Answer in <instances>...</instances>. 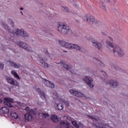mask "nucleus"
<instances>
[{
	"instance_id": "nucleus-44",
	"label": "nucleus",
	"mask_w": 128,
	"mask_h": 128,
	"mask_svg": "<svg viewBox=\"0 0 128 128\" xmlns=\"http://www.w3.org/2000/svg\"><path fill=\"white\" fill-rule=\"evenodd\" d=\"M18 104H20V102H19Z\"/></svg>"
},
{
	"instance_id": "nucleus-16",
	"label": "nucleus",
	"mask_w": 128,
	"mask_h": 128,
	"mask_svg": "<svg viewBox=\"0 0 128 128\" xmlns=\"http://www.w3.org/2000/svg\"><path fill=\"white\" fill-rule=\"evenodd\" d=\"M70 122H72V124H73V126H75V128H84V124H82L79 123L78 124H76V122L74 120H72Z\"/></svg>"
},
{
	"instance_id": "nucleus-43",
	"label": "nucleus",
	"mask_w": 128,
	"mask_h": 128,
	"mask_svg": "<svg viewBox=\"0 0 128 128\" xmlns=\"http://www.w3.org/2000/svg\"><path fill=\"white\" fill-rule=\"evenodd\" d=\"M20 12L22 13V12Z\"/></svg>"
},
{
	"instance_id": "nucleus-30",
	"label": "nucleus",
	"mask_w": 128,
	"mask_h": 128,
	"mask_svg": "<svg viewBox=\"0 0 128 128\" xmlns=\"http://www.w3.org/2000/svg\"><path fill=\"white\" fill-rule=\"evenodd\" d=\"M19 34L21 36H28V34L26 32H20L19 33Z\"/></svg>"
},
{
	"instance_id": "nucleus-27",
	"label": "nucleus",
	"mask_w": 128,
	"mask_h": 128,
	"mask_svg": "<svg viewBox=\"0 0 128 128\" xmlns=\"http://www.w3.org/2000/svg\"><path fill=\"white\" fill-rule=\"evenodd\" d=\"M2 26H3L4 28L6 30H8V32H10V27H8V26L6 24H3Z\"/></svg>"
},
{
	"instance_id": "nucleus-35",
	"label": "nucleus",
	"mask_w": 128,
	"mask_h": 128,
	"mask_svg": "<svg viewBox=\"0 0 128 128\" xmlns=\"http://www.w3.org/2000/svg\"><path fill=\"white\" fill-rule=\"evenodd\" d=\"M0 68H4V64H2V63L0 64Z\"/></svg>"
},
{
	"instance_id": "nucleus-31",
	"label": "nucleus",
	"mask_w": 128,
	"mask_h": 128,
	"mask_svg": "<svg viewBox=\"0 0 128 128\" xmlns=\"http://www.w3.org/2000/svg\"><path fill=\"white\" fill-rule=\"evenodd\" d=\"M62 10L66 12H70V9L66 7H62Z\"/></svg>"
},
{
	"instance_id": "nucleus-39",
	"label": "nucleus",
	"mask_w": 128,
	"mask_h": 128,
	"mask_svg": "<svg viewBox=\"0 0 128 128\" xmlns=\"http://www.w3.org/2000/svg\"><path fill=\"white\" fill-rule=\"evenodd\" d=\"M55 128H62L60 127V126H58L56 127Z\"/></svg>"
},
{
	"instance_id": "nucleus-28",
	"label": "nucleus",
	"mask_w": 128,
	"mask_h": 128,
	"mask_svg": "<svg viewBox=\"0 0 128 128\" xmlns=\"http://www.w3.org/2000/svg\"><path fill=\"white\" fill-rule=\"evenodd\" d=\"M76 50H80V47L78 44H74L72 49Z\"/></svg>"
},
{
	"instance_id": "nucleus-6",
	"label": "nucleus",
	"mask_w": 128,
	"mask_h": 128,
	"mask_svg": "<svg viewBox=\"0 0 128 128\" xmlns=\"http://www.w3.org/2000/svg\"><path fill=\"white\" fill-rule=\"evenodd\" d=\"M70 28L66 24L59 22L58 24V30L59 32H62L64 30L65 32H70Z\"/></svg>"
},
{
	"instance_id": "nucleus-1",
	"label": "nucleus",
	"mask_w": 128,
	"mask_h": 128,
	"mask_svg": "<svg viewBox=\"0 0 128 128\" xmlns=\"http://www.w3.org/2000/svg\"><path fill=\"white\" fill-rule=\"evenodd\" d=\"M112 40V38L108 37L106 41V44L108 45V50L110 52H112L114 56H120V58L124 56L125 54L124 49L118 45H113Z\"/></svg>"
},
{
	"instance_id": "nucleus-26",
	"label": "nucleus",
	"mask_w": 128,
	"mask_h": 128,
	"mask_svg": "<svg viewBox=\"0 0 128 128\" xmlns=\"http://www.w3.org/2000/svg\"><path fill=\"white\" fill-rule=\"evenodd\" d=\"M69 92H70L72 96H75L76 94V92H78V91L74 90H70Z\"/></svg>"
},
{
	"instance_id": "nucleus-38",
	"label": "nucleus",
	"mask_w": 128,
	"mask_h": 128,
	"mask_svg": "<svg viewBox=\"0 0 128 128\" xmlns=\"http://www.w3.org/2000/svg\"><path fill=\"white\" fill-rule=\"evenodd\" d=\"M10 22H11L12 24H14V22H12V20L10 19L9 20Z\"/></svg>"
},
{
	"instance_id": "nucleus-8",
	"label": "nucleus",
	"mask_w": 128,
	"mask_h": 128,
	"mask_svg": "<svg viewBox=\"0 0 128 128\" xmlns=\"http://www.w3.org/2000/svg\"><path fill=\"white\" fill-rule=\"evenodd\" d=\"M17 44L18 46H20V48H24L25 50H28V52H32V47H30L28 44H26L24 42H17Z\"/></svg>"
},
{
	"instance_id": "nucleus-23",
	"label": "nucleus",
	"mask_w": 128,
	"mask_h": 128,
	"mask_svg": "<svg viewBox=\"0 0 128 128\" xmlns=\"http://www.w3.org/2000/svg\"><path fill=\"white\" fill-rule=\"evenodd\" d=\"M99 64L98 65V68L100 70H104V66H106L104 65V64L100 62H99Z\"/></svg>"
},
{
	"instance_id": "nucleus-22",
	"label": "nucleus",
	"mask_w": 128,
	"mask_h": 128,
	"mask_svg": "<svg viewBox=\"0 0 128 128\" xmlns=\"http://www.w3.org/2000/svg\"><path fill=\"white\" fill-rule=\"evenodd\" d=\"M11 72L12 76H14V78H18V80H20V76H18V73H16V72L14 70L12 71Z\"/></svg>"
},
{
	"instance_id": "nucleus-14",
	"label": "nucleus",
	"mask_w": 128,
	"mask_h": 128,
	"mask_svg": "<svg viewBox=\"0 0 128 128\" xmlns=\"http://www.w3.org/2000/svg\"><path fill=\"white\" fill-rule=\"evenodd\" d=\"M91 42L94 46H96V48H97L98 50H102V44L98 42L96 40H92Z\"/></svg>"
},
{
	"instance_id": "nucleus-45",
	"label": "nucleus",
	"mask_w": 128,
	"mask_h": 128,
	"mask_svg": "<svg viewBox=\"0 0 128 128\" xmlns=\"http://www.w3.org/2000/svg\"><path fill=\"white\" fill-rule=\"evenodd\" d=\"M0 102H2V100H0Z\"/></svg>"
},
{
	"instance_id": "nucleus-7",
	"label": "nucleus",
	"mask_w": 128,
	"mask_h": 128,
	"mask_svg": "<svg viewBox=\"0 0 128 128\" xmlns=\"http://www.w3.org/2000/svg\"><path fill=\"white\" fill-rule=\"evenodd\" d=\"M59 44L62 46H63V48H68V50H72V48L74 46L72 44H70L64 40H60Z\"/></svg>"
},
{
	"instance_id": "nucleus-40",
	"label": "nucleus",
	"mask_w": 128,
	"mask_h": 128,
	"mask_svg": "<svg viewBox=\"0 0 128 128\" xmlns=\"http://www.w3.org/2000/svg\"><path fill=\"white\" fill-rule=\"evenodd\" d=\"M20 10H24V8H23L22 7V8H20Z\"/></svg>"
},
{
	"instance_id": "nucleus-15",
	"label": "nucleus",
	"mask_w": 128,
	"mask_h": 128,
	"mask_svg": "<svg viewBox=\"0 0 128 128\" xmlns=\"http://www.w3.org/2000/svg\"><path fill=\"white\" fill-rule=\"evenodd\" d=\"M54 108L57 110H64V105L61 102L55 103L54 104Z\"/></svg>"
},
{
	"instance_id": "nucleus-17",
	"label": "nucleus",
	"mask_w": 128,
	"mask_h": 128,
	"mask_svg": "<svg viewBox=\"0 0 128 128\" xmlns=\"http://www.w3.org/2000/svg\"><path fill=\"white\" fill-rule=\"evenodd\" d=\"M44 83L47 86H49V88H54V84H52L50 81L44 79Z\"/></svg>"
},
{
	"instance_id": "nucleus-3",
	"label": "nucleus",
	"mask_w": 128,
	"mask_h": 128,
	"mask_svg": "<svg viewBox=\"0 0 128 128\" xmlns=\"http://www.w3.org/2000/svg\"><path fill=\"white\" fill-rule=\"evenodd\" d=\"M50 120H52V122H55L56 124L59 122L60 125L62 128H64V126H70V122L65 120H62V117H58V116L56 114L52 115Z\"/></svg>"
},
{
	"instance_id": "nucleus-42",
	"label": "nucleus",
	"mask_w": 128,
	"mask_h": 128,
	"mask_svg": "<svg viewBox=\"0 0 128 128\" xmlns=\"http://www.w3.org/2000/svg\"><path fill=\"white\" fill-rule=\"evenodd\" d=\"M56 96H58V94H56Z\"/></svg>"
},
{
	"instance_id": "nucleus-9",
	"label": "nucleus",
	"mask_w": 128,
	"mask_h": 128,
	"mask_svg": "<svg viewBox=\"0 0 128 128\" xmlns=\"http://www.w3.org/2000/svg\"><path fill=\"white\" fill-rule=\"evenodd\" d=\"M4 102L5 104L8 106V108H14V105H12V104L11 103H10L12 102V104H14V99L10 98H4Z\"/></svg>"
},
{
	"instance_id": "nucleus-34",
	"label": "nucleus",
	"mask_w": 128,
	"mask_h": 128,
	"mask_svg": "<svg viewBox=\"0 0 128 128\" xmlns=\"http://www.w3.org/2000/svg\"><path fill=\"white\" fill-rule=\"evenodd\" d=\"M66 120H70V122L72 120V118H70V117L69 116H66Z\"/></svg>"
},
{
	"instance_id": "nucleus-46",
	"label": "nucleus",
	"mask_w": 128,
	"mask_h": 128,
	"mask_svg": "<svg viewBox=\"0 0 128 128\" xmlns=\"http://www.w3.org/2000/svg\"><path fill=\"white\" fill-rule=\"evenodd\" d=\"M64 116L66 117V116Z\"/></svg>"
},
{
	"instance_id": "nucleus-19",
	"label": "nucleus",
	"mask_w": 128,
	"mask_h": 128,
	"mask_svg": "<svg viewBox=\"0 0 128 128\" xmlns=\"http://www.w3.org/2000/svg\"><path fill=\"white\" fill-rule=\"evenodd\" d=\"M40 62L41 64V66L44 68H50V65L48 63L44 62V61L43 60H40Z\"/></svg>"
},
{
	"instance_id": "nucleus-32",
	"label": "nucleus",
	"mask_w": 128,
	"mask_h": 128,
	"mask_svg": "<svg viewBox=\"0 0 128 128\" xmlns=\"http://www.w3.org/2000/svg\"><path fill=\"white\" fill-rule=\"evenodd\" d=\"M16 32H24V29H21L20 30L18 28L16 29Z\"/></svg>"
},
{
	"instance_id": "nucleus-4",
	"label": "nucleus",
	"mask_w": 128,
	"mask_h": 128,
	"mask_svg": "<svg viewBox=\"0 0 128 128\" xmlns=\"http://www.w3.org/2000/svg\"><path fill=\"white\" fill-rule=\"evenodd\" d=\"M84 22H88L89 24H98L100 22L98 20H96L94 17L90 14H86L84 18Z\"/></svg>"
},
{
	"instance_id": "nucleus-25",
	"label": "nucleus",
	"mask_w": 128,
	"mask_h": 128,
	"mask_svg": "<svg viewBox=\"0 0 128 128\" xmlns=\"http://www.w3.org/2000/svg\"><path fill=\"white\" fill-rule=\"evenodd\" d=\"M75 96H78V98H86V96H84V95L82 93L78 92V91L76 94V95H75Z\"/></svg>"
},
{
	"instance_id": "nucleus-21",
	"label": "nucleus",
	"mask_w": 128,
	"mask_h": 128,
	"mask_svg": "<svg viewBox=\"0 0 128 128\" xmlns=\"http://www.w3.org/2000/svg\"><path fill=\"white\" fill-rule=\"evenodd\" d=\"M1 112L3 114H8L10 110L7 107H3L1 109Z\"/></svg>"
},
{
	"instance_id": "nucleus-36",
	"label": "nucleus",
	"mask_w": 128,
	"mask_h": 128,
	"mask_svg": "<svg viewBox=\"0 0 128 128\" xmlns=\"http://www.w3.org/2000/svg\"><path fill=\"white\" fill-rule=\"evenodd\" d=\"M65 104L66 105V106H70V103H68V102H66Z\"/></svg>"
},
{
	"instance_id": "nucleus-29",
	"label": "nucleus",
	"mask_w": 128,
	"mask_h": 128,
	"mask_svg": "<svg viewBox=\"0 0 128 128\" xmlns=\"http://www.w3.org/2000/svg\"><path fill=\"white\" fill-rule=\"evenodd\" d=\"M104 0H100V4L102 6V8L103 10H106V6L104 4Z\"/></svg>"
},
{
	"instance_id": "nucleus-20",
	"label": "nucleus",
	"mask_w": 128,
	"mask_h": 128,
	"mask_svg": "<svg viewBox=\"0 0 128 128\" xmlns=\"http://www.w3.org/2000/svg\"><path fill=\"white\" fill-rule=\"evenodd\" d=\"M8 64H10L11 66H14V68H20V64H18L12 61L8 62Z\"/></svg>"
},
{
	"instance_id": "nucleus-2",
	"label": "nucleus",
	"mask_w": 128,
	"mask_h": 128,
	"mask_svg": "<svg viewBox=\"0 0 128 128\" xmlns=\"http://www.w3.org/2000/svg\"><path fill=\"white\" fill-rule=\"evenodd\" d=\"M88 118L92 120L93 122H98V124H94L93 126L96 128H108V126H106V122H104V120L100 118L98 116H94L90 115H88Z\"/></svg>"
},
{
	"instance_id": "nucleus-37",
	"label": "nucleus",
	"mask_w": 128,
	"mask_h": 128,
	"mask_svg": "<svg viewBox=\"0 0 128 128\" xmlns=\"http://www.w3.org/2000/svg\"><path fill=\"white\" fill-rule=\"evenodd\" d=\"M25 110H30V107L28 106L25 108Z\"/></svg>"
},
{
	"instance_id": "nucleus-10",
	"label": "nucleus",
	"mask_w": 128,
	"mask_h": 128,
	"mask_svg": "<svg viewBox=\"0 0 128 128\" xmlns=\"http://www.w3.org/2000/svg\"><path fill=\"white\" fill-rule=\"evenodd\" d=\"M32 114H34V110H30L29 113L26 114L24 115V120H32L33 118Z\"/></svg>"
},
{
	"instance_id": "nucleus-12",
	"label": "nucleus",
	"mask_w": 128,
	"mask_h": 128,
	"mask_svg": "<svg viewBox=\"0 0 128 128\" xmlns=\"http://www.w3.org/2000/svg\"><path fill=\"white\" fill-rule=\"evenodd\" d=\"M60 64L64 68H65V70H70L72 68V66L70 64H68V62H64V61H62L60 62Z\"/></svg>"
},
{
	"instance_id": "nucleus-13",
	"label": "nucleus",
	"mask_w": 128,
	"mask_h": 128,
	"mask_svg": "<svg viewBox=\"0 0 128 128\" xmlns=\"http://www.w3.org/2000/svg\"><path fill=\"white\" fill-rule=\"evenodd\" d=\"M7 82L10 84H12V86H18V82L16 80H14V78L8 77L6 78Z\"/></svg>"
},
{
	"instance_id": "nucleus-33",
	"label": "nucleus",
	"mask_w": 128,
	"mask_h": 128,
	"mask_svg": "<svg viewBox=\"0 0 128 128\" xmlns=\"http://www.w3.org/2000/svg\"><path fill=\"white\" fill-rule=\"evenodd\" d=\"M43 116L44 118H50V115L48 113H44Z\"/></svg>"
},
{
	"instance_id": "nucleus-18",
	"label": "nucleus",
	"mask_w": 128,
	"mask_h": 128,
	"mask_svg": "<svg viewBox=\"0 0 128 128\" xmlns=\"http://www.w3.org/2000/svg\"><path fill=\"white\" fill-rule=\"evenodd\" d=\"M36 90L38 92L40 98H42V100H46V94H44V93L43 92H42L40 89L38 88H37Z\"/></svg>"
},
{
	"instance_id": "nucleus-24",
	"label": "nucleus",
	"mask_w": 128,
	"mask_h": 128,
	"mask_svg": "<svg viewBox=\"0 0 128 128\" xmlns=\"http://www.w3.org/2000/svg\"><path fill=\"white\" fill-rule=\"evenodd\" d=\"M11 116H12V118H19V115L16 112H11Z\"/></svg>"
},
{
	"instance_id": "nucleus-5",
	"label": "nucleus",
	"mask_w": 128,
	"mask_h": 128,
	"mask_svg": "<svg viewBox=\"0 0 128 128\" xmlns=\"http://www.w3.org/2000/svg\"><path fill=\"white\" fill-rule=\"evenodd\" d=\"M83 80L86 84L87 86L90 88H92L94 85V78L90 76H86L83 78Z\"/></svg>"
},
{
	"instance_id": "nucleus-11",
	"label": "nucleus",
	"mask_w": 128,
	"mask_h": 128,
	"mask_svg": "<svg viewBox=\"0 0 128 128\" xmlns=\"http://www.w3.org/2000/svg\"><path fill=\"white\" fill-rule=\"evenodd\" d=\"M106 84H109L111 88H116V86H118V82L116 80H109Z\"/></svg>"
},
{
	"instance_id": "nucleus-41",
	"label": "nucleus",
	"mask_w": 128,
	"mask_h": 128,
	"mask_svg": "<svg viewBox=\"0 0 128 128\" xmlns=\"http://www.w3.org/2000/svg\"><path fill=\"white\" fill-rule=\"evenodd\" d=\"M76 8H78V6H76Z\"/></svg>"
}]
</instances>
